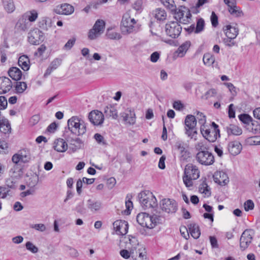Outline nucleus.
I'll return each instance as SVG.
<instances>
[{"mask_svg": "<svg viewBox=\"0 0 260 260\" xmlns=\"http://www.w3.org/2000/svg\"><path fill=\"white\" fill-rule=\"evenodd\" d=\"M9 76L14 80L18 81L22 77V72L17 67H12L8 71Z\"/></svg>", "mask_w": 260, "mask_h": 260, "instance_id": "nucleus-28", "label": "nucleus"}, {"mask_svg": "<svg viewBox=\"0 0 260 260\" xmlns=\"http://www.w3.org/2000/svg\"><path fill=\"white\" fill-rule=\"evenodd\" d=\"M247 142L250 144L260 145V137H250L248 138Z\"/></svg>", "mask_w": 260, "mask_h": 260, "instance_id": "nucleus-54", "label": "nucleus"}, {"mask_svg": "<svg viewBox=\"0 0 260 260\" xmlns=\"http://www.w3.org/2000/svg\"><path fill=\"white\" fill-rule=\"evenodd\" d=\"M203 60L205 64L210 66L214 62V57L209 53L205 54L203 56Z\"/></svg>", "mask_w": 260, "mask_h": 260, "instance_id": "nucleus-43", "label": "nucleus"}, {"mask_svg": "<svg viewBox=\"0 0 260 260\" xmlns=\"http://www.w3.org/2000/svg\"><path fill=\"white\" fill-rule=\"evenodd\" d=\"M43 32L38 28L30 30L28 34V41L32 45H39L43 42Z\"/></svg>", "mask_w": 260, "mask_h": 260, "instance_id": "nucleus-14", "label": "nucleus"}, {"mask_svg": "<svg viewBox=\"0 0 260 260\" xmlns=\"http://www.w3.org/2000/svg\"><path fill=\"white\" fill-rule=\"evenodd\" d=\"M228 114L229 117L230 118L235 117V111L234 109V105L233 104H231L229 106Z\"/></svg>", "mask_w": 260, "mask_h": 260, "instance_id": "nucleus-61", "label": "nucleus"}, {"mask_svg": "<svg viewBox=\"0 0 260 260\" xmlns=\"http://www.w3.org/2000/svg\"><path fill=\"white\" fill-rule=\"evenodd\" d=\"M61 60L58 58L54 59L51 63L50 67L53 70L57 69L61 64Z\"/></svg>", "mask_w": 260, "mask_h": 260, "instance_id": "nucleus-57", "label": "nucleus"}, {"mask_svg": "<svg viewBox=\"0 0 260 260\" xmlns=\"http://www.w3.org/2000/svg\"><path fill=\"white\" fill-rule=\"evenodd\" d=\"M190 153L188 150L181 152L180 155V160L181 161H190Z\"/></svg>", "mask_w": 260, "mask_h": 260, "instance_id": "nucleus-47", "label": "nucleus"}, {"mask_svg": "<svg viewBox=\"0 0 260 260\" xmlns=\"http://www.w3.org/2000/svg\"><path fill=\"white\" fill-rule=\"evenodd\" d=\"M159 57L160 53L158 52L155 51L151 54L150 59L152 62H156L159 58Z\"/></svg>", "mask_w": 260, "mask_h": 260, "instance_id": "nucleus-59", "label": "nucleus"}, {"mask_svg": "<svg viewBox=\"0 0 260 260\" xmlns=\"http://www.w3.org/2000/svg\"><path fill=\"white\" fill-rule=\"evenodd\" d=\"M137 221L142 226L151 229L158 222V217L157 215L151 216L145 212H142L138 214Z\"/></svg>", "mask_w": 260, "mask_h": 260, "instance_id": "nucleus-4", "label": "nucleus"}, {"mask_svg": "<svg viewBox=\"0 0 260 260\" xmlns=\"http://www.w3.org/2000/svg\"><path fill=\"white\" fill-rule=\"evenodd\" d=\"M224 3L229 7V11L232 15H235L237 17L241 16L242 14L241 11L236 10V2L235 0H223Z\"/></svg>", "mask_w": 260, "mask_h": 260, "instance_id": "nucleus-25", "label": "nucleus"}, {"mask_svg": "<svg viewBox=\"0 0 260 260\" xmlns=\"http://www.w3.org/2000/svg\"><path fill=\"white\" fill-rule=\"evenodd\" d=\"M32 228L40 231V232H44L46 230V226L44 224L42 223H39V224H35L34 225H32L31 226Z\"/></svg>", "mask_w": 260, "mask_h": 260, "instance_id": "nucleus-58", "label": "nucleus"}, {"mask_svg": "<svg viewBox=\"0 0 260 260\" xmlns=\"http://www.w3.org/2000/svg\"><path fill=\"white\" fill-rule=\"evenodd\" d=\"M5 10L8 13H12L15 9L14 3L12 0H7L4 2Z\"/></svg>", "mask_w": 260, "mask_h": 260, "instance_id": "nucleus-38", "label": "nucleus"}, {"mask_svg": "<svg viewBox=\"0 0 260 260\" xmlns=\"http://www.w3.org/2000/svg\"><path fill=\"white\" fill-rule=\"evenodd\" d=\"M211 21L212 25L213 27H216L218 24V17L215 13V12H212L211 16Z\"/></svg>", "mask_w": 260, "mask_h": 260, "instance_id": "nucleus-53", "label": "nucleus"}, {"mask_svg": "<svg viewBox=\"0 0 260 260\" xmlns=\"http://www.w3.org/2000/svg\"><path fill=\"white\" fill-rule=\"evenodd\" d=\"M181 235L185 239H188L189 237V231L185 226H182L180 228Z\"/></svg>", "mask_w": 260, "mask_h": 260, "instance_id": "nucleus-56", "label": "nucleus"}, {"mask_svg": "<svg viewBox=\"0 0 260 260\" xmlns=\"http://www.w3.org/2000/svg\"><path fill=\"white\" fill-rule=\"evenodd\" d=\"M182 27L176 21H171L166 24L165 31L168 36L172 38H177L180 35Z\"/></svg>", "mask_w": 260, "mask_h": 260, "instance_id": "nucleus-10", "label": "nucleus"}, {"mask_svg": "<svg viewBox=\"0 0 260 260\" xmlns=\"http://www.w3.org/2000/svg\"><path fill=\"white\" fill-rule=\"evenodd\" d=\"M18 63L21 69L25 71H28L29 69V59L28 57L25 55H23L19 57Z\"/></svg>", "mask_w": 260, "mask_h": 260, "instance_id": "nucleus-27", "label": "nucleus"}, {"mask_svg": "<svg viewBox=\"0 0 260 260\" xmlns=\"http://www.w3.org/2000/svg\"><path fill=\"white\" fill-rule=\"evenodd\" d=\"M57 126L58 124H56L55 122H54L49 124L47 129L49 132L53 133L56 130Z\"/></svg>", "mask_w": 260, "mask_h": 260, "instance_id": "nucleus-62", "label": "nucleus"}, {"mask_svg": "<svg viewBox=\"0 0 260 260\" xmlns=\"http://www.w3.org/2000/svg\"><path fill=\"white\" fill-rule=\"evenodd\" d=\"M154 17L158 20L163 21L166 19L167 14L164 9L158 8L155 10Z\"/></svg>", "mask_w": 260, "mask_h": 260, "instance_id": "nucleus-37", "label": "nucleus"}, {"mask_svg": "<svg viewBox=\"0 0 260 260\" xmlns=\"http://www.w3.org/2000/svg\"><path fill=\"white\" fill-rule=\"evenodd\" d=\"M62 137L69 144V148L73 152L80 149L83 145V141L76 136L70 135H63Z\"/></svg>", "mask_w": 260, "mask_h": 260, "instance_id": "nucleus-13", "label": "nucleus"}, {"mask_svg": "<svg viewBox=\"0 0 260 260\" xmlns=\"http://www.w3.org/2000/svg\"><path fill=\"white\" fill-rule=\"evenodd\" d=\"M8 105L7 99L4 96H0V110L5 109Z\"/></svg>", "mask_w": 260, "mask_h": 260, "instance_id": "nucleus-52", "label": "nucleus"}, {"mask_svg": "<svg viewBox=\"0 0 260 260\" xmlns=\"http://www.w3.org/2000/svg\"><path fill=\"white\" fill-rule=\"evenodd\" d=\"M213 177L215 182L220 185H225L229 182V178L223 172L217 171Z\"/></svg>", "mask_w": 260, "mask_h": 260, "instance_id": "nucleus-21", "label": "nucleus"}, {"mask_svg": "<svg viewBox=\"0 0 260 260\" xmlns=\"http://www.w3.org/2000/svg\"><path fill=\"white\" fill-rule=\"evenodd\" d=\"M140 203L144 209H149L157 206V200L153 193L149 190L141 191L138 195Z\"/></svg>", "mask_w": 260, "mask_h": 260, "instance_id": "nucleus-3", "label": "nucleus"}, {"mask_svg": "<svg viewBox=\"0 0 260 260\" xmlns=\"http://www.w3.org/2000/svg\"><path fill=\"white\" fill-rule=\"evenodd\" d=\"M88 119L93 125H99L103 123L104 116L102 112L94 110L89 113Z\"/></svg>", "mask_w": 260, "mask_h": 260, "instance_id": "nucleus-17", "label": "nucleus"}, {"mask_svg": "<svg viewBox=\"0 0 260 260\" xmlns=\"http://www.w3.org/2000/svg\"><path fill=\"white\" fill-rule=\"evenodd\" d=\"M113 225L117 235L123 236L128 232V224L125 220H117L113 222Z\"/></svg>", "mask_w": 260, "mask_h": 260, "instance_id": "nucleus-16", "label": "nucleus"}, {"mask_svg": "<svg viewBox=\"0 0 260 260\" xmlns=\"http://www.w3.org/2000/svg\"><path fill=\"white\" fill-rule=\"evenodd\" d=\"M185 134L188 137L192 138L197 134V119L192 115H187L186 116L185 121Z\"/></svg>", "mask_w": 260, "mask_h": 260, "instance_id": "nucleus-8", "label": "nucleus"}, {"mask_svg": "<svg viewBox=\"0 0 260 260\" xmlns=\"http://www.w3.org/2000/svg\"><path fill=\"white\" fill-rule=\"evenodd\" d=\"M75 41L76 39L75 38L70 39L64 45V48L68 50L71 49L74 45Z\"/></svg>", "mask_w": 260, "mask_h": 260, "instance_id": "nucleus-60", "label": "nucleus"}, {"mask_svg": "<svg viewBox=\"0 0 260 260\" xmlns=\"http://www.w3.org/2000/svg\"><path fill=\"white\" fill-rule=\"evenodd\" d=\"M205 27V21L203 18H200L198 20L197 22V25L194 30L196 34H199L202 32Z\"/></svg>", "mask_w": 260, "mask_h": 260, "instance_id": "nucleus-41", "label": "nucleus"}, {"mask_svg": "<svg viewBox=\"0 0 260 260\" xmlns=\"http://www.w3.org/2000/svg\"><path fill=\"white\" fill-rule=\"evenodd\" d=\"M75 210L77 212L81 214L85 213L86 209L84 208L83 202H80L76 207Z\"/></svg>", "mask_w": 260, "mask_h": 260, "instance_id": "nucleus-51", "label": "nucleus"}, {"mask_svg": "<svg viewBox=\"0 0 260 260\" xmlns=\"http://www.w3.org/2000/svg\"><path fill=\"white\" fill-rule=\"evenodd\" d=\"M12 82L8 77H0V94H5L11 90Z\"/></svg>", "mask_w": 260, "mask_h": 260, "instance_id": "nucleus-19", "label": "nucleus"}, {"mask_svg": "<svg viewBox=\"0 0 260 260\" xmlns=\"http://www.w3.org/2000/svg\"><path fill=\"white\" fill-rule=\"evenodd\" d=\"M188 231L191 236L196 239H198L200 235L201 232L199 226L195 223H191L188 225Z\"/></svg>", "mask_w": 260, "mask_h": 260, "instance_id": "nucleus-30", "label": "nucleus"}, {"mask_svg": "<svg viewBox=\"0 0 260 260\" xmlns=\"http://www.w3.org/2000/svg\"><path fill=\"white\" fill-rule=\"evenodd\" d=\"M199 190L201 193L205 194V196L209 197L211 194V191L209 186L205 181L202 182L199 187Z\"/></svg>", "mask_w": 260, "mask_h": 260, "instance_id": "nucleus-36", "label": "nucleus"}, {"mask_svg": "<svg viewBox=\"0 0 260 260\" xmlns=\"http://www.w3.org/2000/svg\"><path fill=\"white\" fill-rule=\"evenodd\" d=\"M25 247L27 250L33 253H36L38 251V248L32 242L28 241L25 244Z\"/></svg>", "mask_w": 260, "mask_h": 260, "instance_id": "nucleus-46", "label": "nucleus"}, {"mask_svg": "<svg viewBox=\"0 0 260 260\" xmlns=\"http://www.w3.org/2000/svg\"><path fill=\"white\" fill-rule=\"evenodd\" d=\"M142 0H137L133 4V8L138 12H141L143 9Z\"/></svg>", "mask_w": 260, "mask_h": 260, "instance_id": "nucleus-48", "label": "nucleus"}, {"mask_svg": "<svg viewBox=\"0 0 260 260\" xmlns=\"http://www.w3.org/2000/svg\"><path fill=\"white\" fill-rule=\"evenodd\" d=\"M34 191V189L32 188H30V189L27 190L26 191L21 192L20 196L21 198H24L27 196L32 194Z\"/></svg>", "mask_w": 260, "mask_h": 260, "instance_id": "nucleus-63", "label": "nucleus"}, {"mask_svg": "<svg viewBox=\"0 0 260 260\" xmlns=\"http://www.w3.org/2000/svg\"><path fill=\"white\" fill-rule=\"evenodd\" d=\"M104 113L106 116L112 117L114 119H116L118 117L116 110L111 105L105 108Z\"/></svg>", "mask_w": 260, "mask_h": 260, "instance_id": "nucleus-34", "label": "nucleus"}, {"mask_svg": "<svg viewBox=\"0 0 260 260\" xmlns=\"http://www.w3.org/2000/svg\"><path fill=\"white\" fill-rule=\"evenodd\" d=\"M26 17L30 22H34L38 17V13L35 10H33L29 13L26 14Z\"/></svg>", "mask_w": 260, "mask_h": 260, "instance_id": "nucleus-49", "label": "nucleus"}, {"mask_svg": "<svg viewBox=\"0 0 260 260\" xmlns=\"http://www.w3.org/2000/svg\"><path fill=\"white\" fill-rule=\"evenodd\" d=\"M123 120L131 125H133L136 122V117L134 112L128 110V112H123L121 113Z\"/></svg>", "mask_w": 260, "mask_h": 260, "instance_id": "nucleus-24", "label": "nucleus"}, {"mask_svg": "<svg viewBox=\"0 0 260 260\" xmlns=\"http://www.w3.org/2000/svg\"><path fill=\"white\" fill-rule=\"evenodd\" d=\"M228 150L229 152L233 155H238L241 152L242 147L241 143L237 141L230 142L228 144Z\"/></svg>", "mask_w": 260, "mask_h": 260, "instance_id": "nucleus-23", "label": "nucleus"}, {"mask_svg": "<svg viewBox=\"0 0 260 260\" xmlns=\"http://www.w3.org/2000/svg\"><path fill=\"white\" fill-rule=\"evenodd\" d=\"M225 128L229 135H234L239 136L242 133V129L235 124H230V125L226 126Z\"/></svg>", "mask_w": 260, "mask_h": 260, "instance_id": "nucleus-33", "label": "nucleus"}, {"mask_svg": "<svg viewBox=\"0 0 260 260\" xmlns=\"http://www.w3.org/2000/svg\"><path fill=\"white\" fill-rule=\"evenodd\" d=\"M105 22L104 20L98 19L95 21L93 26L90 29L88 34V38L90 40L98 38L104 31Z\"/></svg>", "mask_w": 260, "mask_h": 260, "instance_id": "nucleus-9", "label": "nucleus"}, {"mask_svg": "<svg viewBox=\"0 0 260 260\" xmlns=\"http://www.w3.org/2000/svg\"><path fill=\"white\" fill-rule=\"evenodd\" d=\"M190 46V42L189 41H186L183 43L177 50V52L179 55L182 56L187 51Z\"/></svg>", "mask_w": 260, "mask_h": 260, "instance_id": "nucleus-39", "label": "nucleus"}, {"mask_svg": "<svg viewBox=\"0 0 260 260\" xmlns=\"http://www.w3.org/2000/svg\"><path fill=\"white\" fill-rule=\"evenodd\" d=\"M106 36L109 39L111 40H119L121 38V35L114 31L111 28L107 29L106 31Z\"/></svg>", "mask_w": 260, "mask_h": 260, "instance_id": "nucleus-35", "label": "nucleus"}, {"mask_svg": "<svg viewBox=\"0 0 260 260\" xmlns=\"http://www.w3.org/2000/svg\"><path fill=\"white\" fill-rule=\"evenodd\" d=\"M121 29L123 32L129 34L138 29L137 22L132 18L128 14H124L121 20Z\"/></svg>", "mask_w": 260, "mask_h": 260, "instance_id": "nucleus-7", "label": "nucleus"}, {"mask_svg": "<svg viewBox=\"0 0 260 260\" xmlns=\"http://www.w3.org/2000/svg\"><path fill=\"white\" fill-rule=\"evenodd\" d=\"M39 181V176L36 174H33L30 176H27L25 179L27 185L30 188H33L38 183Z\"/></svg>", "mask_w": 260, "mask_h": 260, "instance_id": "nucleus-32", "label": "nucleus"}, {"mask_svg": "<svg viewBox=\"0 0 260 260\" xmlns=\"http://www.w3.org/2000/svg\"><path fill=\"white\" fill-rule=\"evenodd\" d=\"M87 207L92 212L99 211L102 208V203L100 201H94L91 199L87 201Z\"/></svg>", "mask_w": 260, "mask_h": 260, "instance_id": "nucleus-29", "label": "nucleus"}, {"mask_svg": "<svg viewBox=\"0 0 260 260\" xmlns=\"http://www.w3.org/2000/svg\"><path fill=\"white\" fill-rule=\"evenodd\" d=\"M15 90L17 93H23L27 88V84L25 82H17L15 85Z\"/></svg>", "mask_w": 260, "mask_h": 260, "instance_id": "nucleus-40", "label": "nucleus"}, {"mask_svg": "<svg viewBox=\"0 0 260 260\" xmlns=\"http://www.w3.org/2000/svg\"><path fill=\"white\" fill-rule=\"evenodd\" d=\"M11 125L6 118L0 119V131L4 134H8L11 132Z\"/></svg>", "mask_w": 260, "mask_h": 260, "instance_id": "nucleus-31", "label": "nucleus"}, {"mask_svg": "<svg viewBox=\"0 0 260 260\" xmlns=\"http://www.w3.org/2000/svg\"><path fill=\"white\" fill-rule=\"evenodd\" d=\"M161 209L168 213H174L178 209L177 202L174 199H164L160 202Z\"/></svg>", "mask_w": 260, "mask_h": 260, "instance_id": "nucleus-11", "label": "nucleus"}, {"mask_svg": "<svg viewBox=\"0 0 260 260\" xmlns=\"http://www.w3.org/2000/svg\"><path fill=\"white\" fill-rule=\"evenodd\" d=\"M24 167L22 164H13L9 171V175L11 179L7 180V185L10 188H14L16 183L15 179L20 178L23 175Z\"/></svg>", "mask_w": 260, "mask_h": 260, "instance_id": "nucleus-5", "label": "nucleus"}, {"mask_svg": "<svg viewBox=\"0 0 260 260\" xmlns=\"http://www.w3.org/2000/svg\"><path fill=\"white\" fill-rule=\"evenodd\" d=\"M196 117L201 126H205V124L206 122V116L202 112L198 111L197 112Z\"/></svg>", "mask_w": 260, "mask_h": 260, "instance_id": "nucleus-45", "label": "nucleus"}, {"mask_svg": "<svg viewBox=\"0 0 260 260\" xmlns=\"http://www.w3.org/2000/svg\"><path fill=\"white\" fill-rule=\"evenodd\" d=\"M86 132V123L77 116H73L68 120V127H66L63 135L73 136H82Z\"/></svg>", "mask_w": 260, "mask_h": 260, "instance_id": "nucleus-1", "label": "nucleus"}, {"mask_svg": "<svg viewBox=\"0 0 260 260\" xmlns=\"http://www.w3.org/2000/svg\"><path fill=\"white\" fill-rule=\"evenodd\" d=\"M238 117L241 121L246 124H249L252 121V117L247 114H240Z\"/></svg>", "mask_w": 260, "mask_h": 260, "instance_id": "nucleus-44", "label": "nucleus"}, {"mask_svg": "<svg viewBox=\"0 0 260 260\" xmlns=\"http://www.w3.org/2000/svg\"><path fill=\"white\" fill-rule=\"evenodd\" d=\"M212 126L214 128L212 131L205 126H201L200 131L203 136L210 142H215L218 137H220V131L218 125L214 122H212Z\"/></svg>", "mask_w": 260, "mask_h": 260, "instance_id": "nucleus-6", "label": "nucleus"}, {"mask_svg": "<svg viewBox=\"0 0 260 260\" xmlns=\"http://www.w3.org/2000/svg\"><path fill=\"white\" fill-rule=\"evenodd\" d=\"M164 5L170 9L171 11H176V7L174 5L173 0H161Z\"/></svg>", "mask_w": 260, "mask_h": 260, "instance_id": "nucleus-42", "label": "nucleus"}, {"mask_svg": "<svg viewBox=\"0 0 260 260\" xmlns=\"http://www.w3.org/2000/svg\"><path fill=\"white\" fill-rule=\"evenodd\" d=\"M234 39L227 37L223 39V42L226 46L231 47L236 45V42L234 41Z\"/></svg>", "mask_w": 260, "mask_h": 260, "instance_id": "nucleus-55", "label": "nucleus"}, {"mask_svg": "<svg viewBox=\"0 0 260 260\" xmlns=\"http://www.w3.org/2000/svg\"><path fill=\"white\" fill-rule=\"evenodd\" d=\"M200 177V171L198 168L192 164H187L184 169L182 179L185 185L187 188L193 186L192 180L198 179Z\"/></svg>", "mask_w": 260, "mask_h": 260, "instance_id": "nucleus-2", "label": "nucleus"}, {"mask_svg": "<svg viewBox=\"0 0 260 260\" xmlns=\"http://www.w3.org/2000/svg\"><path fill=\"white\" fill-rule=\"evenodd\" d=\"M67 141L64 139H57L54 142V148L58 152H64L68 148Z\"/></svg>", "mask_w": 260, "mask_h": 260, "instance_id": "nucleus-26", "label": "nucleus"}, {"mask_svg": "<svg viewBox=\"0 0 260 260\" xmlns=\"http://www.w3.org/2000/svg\"><path fill=\"white\" fill-rule=\"evenodd\" d=\"M223 30L226 37L230 39H235L239 34V29L237 26L227 25L223 28Z\"/></svg>", "mask_w": 260, "mask_h": 260, "instance_id": "nucleus-22", "label": "nucleus"}, {"mask_svg": "<svg viewBox=\"0 0 260 260\" xmlns=\"http://www.w3.org/2000/svg\"><path fill=\"white\" fill-rule=\"evenodd\" d=\"M7 148V143L5 140L0 139V153L4 152Z\"/></svg>", "mask_w": 260, "mask_h": 260, "instance_id": "nucleus-64", "label": "nucleus"}, {"mask_svg": "<svg viewBox=\"0 0 260 260\" xmlns=\"http://www.w3.org/2000/svg\"><path fill=\"white\" fill-rule=\"evenodd\" d=\"M254 207V203L251 200H247L244 204V209L246 211L253 209Z\"/></svg>", "mask_w": 260, "mask_h": 260, "instance_id": "nucleus-50", "label": "nucleus"}, {"mask_svg": "<svg viewBox=\"0 0 260 260\" xmlns=\"http://www.w3.org/2000/svg\"><path fill=\"white\" fill-rule=\"evenodd\" d=\"M253 236L252 230L246 229L243 232L240 239V247L242 250H245L249 246Z\"/></svg>", "mask_w": 260, "mask_h": 260, "instance_id": "nucleus-12", "label": "nucleus"}, {"mask_svg": "<svg viewBox=\"0 0 260 260\" xmlns=\"http://www.w3.org/2000/svg\"><path fill=\"white\" fill-rule=\"evenodd\" d=\"M74 7L67 3L59 5L53 9V12L59 15H68L74 12Z\"/></svg>", "mask_w": 260, "mask_h": 260, "instance_id": "nucleus-18", "label": "nucleus"}, {"mask_svg": "<svg viewBox=\"0 0 260 260\" xmlns=\"http://www.w3.org/2000/svg\"><path fill=\"white\" fill-rule=\"evenodd\" d=\"M13 162H28L30 160V153L26 149H22L15 154L12 157Z\"/></svg>", "mask_w": 260, "mask_h": 260, "instance_id": "nucleus-15", "label": "nucleus"}, {"mask_svg": "<svg viewBox=\"0 0 260 260\" xmlns=\"http://www.w3.org/2000/svg\"><path fill=\"white\" fill-rule=\"evenodd\" d=\"M199 162H214V157L212 154L208 151H200L196 156Z\"/></svg>", "mask_w": 260, "mask_h": 260, "instance_id": "nucleus-20", "label": "nucleus"}]
</instances>
